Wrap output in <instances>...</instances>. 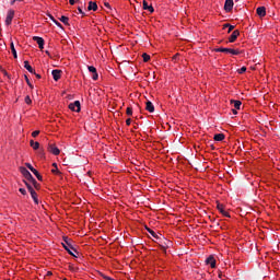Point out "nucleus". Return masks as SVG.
Segmentation results:
<instances>
[{
    "label": "nucleus",
    "instance_id": "f257e3e1",
    "mask_svg": "<svg viewBox=\"0 0 280 280\" xmlns=\"http://www.w3.org/2000/svg\"><path fill=\"white\" fill-rule=\"evenodd\" d=\"M20 172L24 176V178L28 180V183H31L32 186L35 187V189H38V182H36V178L32 176V173H30V171H27L24 166H21Z\"/></svg>",
    "mask_w": 280,
    "mask_h": 280
},
{
    "label": "nucleus",
    "instance_id": "f03ea898",
    "mask_svg": "<svg viewBox=\"0 0 280 280\" xmlns=\"http://www.w3.org/2000/svg\"><path fill=\"white\" fill-rule=\"evenodd\" d=\"M72 242L73 241H71V238L65 237L62 246H63L65 250H67V253H69V255H71L72 257H78L74 254V253H77V255H78V249L73 247Z\"/></svg>",
    "mask_w": 280,
    "mask_h": 280
},
{
    "label": "nucleus",
    "instance_id": "7ed1b4c3",
    "mask_svg": "<svg viewBox=\"0 0 280 280\" xmlns=\"http://www.w3.org/2000/svg\"><path fill=\"white\" fill-rule=\"evenodd\" d=\"M217 52H222V54H232V56H240L241 51L240 49H233V48H217L215 49Z\"/></svg>",
    "mask_w": 280,
    "mask_h": 280
},
{
    "label": "nucleus",
    "instance_id": "20e7f679",
    "mask_svg": "<svg viewBox=\"0 0 280 280\" xmlns=\"http://www.w3.org/2000/svg\"><path fill=\"white\" fill-rule=\"evenodd\" d=\"M70 110H73L74 113H80V101H75L74 103L69 104Z\"/></svg>",
    "mask_w": 280,
    "mask_h": 280
},
{
    "label": "nucleus",
    "instance_id": "39448f33",
    "mask_svg": "<svg viewBox=\"0 0 280 280\" xmlns=\"http://www.w3.org/2000/svg\"><path fill=\"white\" fill-rule=\"evenodd\" d=\"M12 19H14V10H9L5 19V25H12Z\"/></svg>",
    "mask_w": 280,
    "mask_h": 280
},
{
    "label": "nucleus",
    "instance_id": "423d86ee",
    "mask_svg": "<svg viewBox=\"0 0 280 280\" xmlns=\"http://www.w3.org/2000/svg\"><path fill=\"white\" fill-rule=\"evenodd\" d=\"M33 40L37 43L39 49H45V39H43V37L34 36Z\"/></svg>",
    "mask_w": 280,
    "mask_h": 280
},
{
    "label": "nucleus",
    "instance_id": "0eeeda50",
    "mask_svg": "<svg viewBox=\"0 0 280 280\" xmlns=\"http://www.w3.org/2000/svg\"><path fill=\"white\" fill-rule=\"evenodd\" d=\"M48 151L54 154L55 156H58V154H60V149H58V147H56V144H49L48 145Z\"/></svg>",
    "mask_w": 280,
    "mask_h": 280
},
{
    "label": "nucleus",
    "instance_id": "6e6552de",
    "mask_svg": "<svg viewBox=\"0 0 280 280\" xmlns=\"http://www.w3.org/2000/svg\"><path fill=\"white\" fill-rule=\"evenodd\" d=\"M51 75H52L55 82H58V80H60V78L62 75V70H58V69L52 70Z\"/></svg>",
    "mask_w": 280,
    "mask_h": 280
},
{
    "label": "nucleus",
    "instance_id": "1a4fd4ad",
    "mask_svg": "<svg viewBox=\"0 0 280 280\" xmlns=\"http://www.w3.org/2000/svg\"><path fill=\"white\" fill-rule=\"evenodd\" d=\"M218 211H220V213H222V215H224L225 218H231V214H229V212H226L224 210V206L222 203H218L217 206Z\"/></svg>",
    "mask_w": 280,
    "mask_h": 280
},
{
    "label": "nucleus",
    "instance_id": "9d476101",
    "mask_svg": "<svg viewBox=\"0 0 280 280\" xmlns=\"http://www.w3.org/2000/svg\"><path fill=\"white\" fill-rule=\"evenodd\" d=\"M233 0H225L224 10L225 12H231L233 10Z\"/></svg>",
    "mask_w": 280,
    "mask_h": 280
},
{
    "label": "nucleus",
    "instance_id": "9b49d317",
    "mask_svg": "<svg viewBox=\"0 0 280 280\" xmlns=\"http://www.w3.org/2000/svg\"><path fill=\"white\" fill-rule=\"evenodd\" d=\"M142 8L143 10H148V12H150L151 14L154 12V7L149 5L148 1L143 0L142 2Z\"/></svg>",
    "mask_w": 280,
    "mask_h": 280
},
{
    "label": "nucleus",
    "instance_id": "f8f14e48",
    "mask_svg": "<svg viewBox=\"0 0 280 280\" xmlns=\"http://www.w3.org/2000/svg\"><path fill=\"white\" fill-rule=\"evenodd\" d=\"M237 36H240V32L237 30L233 31L229 37L230 43H235L237 40Z\"/></svg>",
    "mask_w": 280,
    "mask_h": 280
},
{
    "label": "nucleus",
    "instance_id": "ddd939ff",
    "mask_svg": "<svg viewBox=\"0 0 280 280\" xmlns=\"http://www.w3.org/2000/svg\"><path fill=\"white\" fill-rule=\"evenodd\" d=\"M206 264H208V266H210L211 268H215V258L213 256H209L206 259Z\"/></svg>",
    "mask_w": 280,
    "mask_h": 280
},
{
    "label": "nucleus",
    "instance_id": "4468645a",
    "mask_svg": "<svg viewBox=\"0 0 280 280\" xmlns=\"http://www.w3.org/2000/svg\"><path fill=\"white\" fill-rule=\"evenodd\" d=\"M30 194H31L35 205H38V195L36 194V190H34V188H30Z\"/></svg>",
    "mask_w": 280,
    "mask_h": 280
},
{
    "label": "nucleus",
    "instance_id": "2eb2a0df",
    "mask_svg": "<svg viewBox=\"0 0 280 280\" xmlns=\"http://www.w3.org/2000/svg\"><path fill=\"white\" fill-rule=\"evenodd\" d=\"M145 110H148L149 113H154V104H152V102L147 101L145 102Z\"/></svg>",
    "mask_w": 280,
    "mask_h": 280
},
{
    "label": "nucleus",
    "instance_id": "dca6fc26",
    "mask_svg": "<svg viewBox=\"0 0 280 280\" xmlns=\"http://www.w3.org/2000/svg\"><path fill=\"white\" fill-rule=\"evenodd\" d=\"M256 12H257L258 16H260V18L265 16L266 15V7H258L256 9Z\"/></svg>",
    "mask_w": 280,
    "mask_h": 280
},
{
    "label": "nucleus",
    "instance_id": "f3484780",
    "mask_svg": "<svg viewBox=\"0 0 280 280\" xmlns=\"http://www.w3.org/2000/svg\"><path fill=\"white\" fill-rule=\"evenodd\" d=\"M88 10L89 11L93 10V12H97V3L93 2V1H90L89 5H88Z\"/></svg>",
    "mask_w": 280,
    "mask_h": 280
},
{
    "label": "nucleus",
    "instance_id": "a211bd4d",
    "mask_svg": "<svg viewBox=\"0 0 280 280\" xmlns=\"http://www.w3.org/2000/svg\"><path fill=\"white\" fill-rule=\"evenodd\" d=\"M24 68L26 69V71L28 73H36V71L34 70V68H32V66H30V61H24Z\"/></svg>",
    "mask_w": 280,
    "mask_h": 280
},
{
    "label": "nucleus",
    "instance_id": "6ab92c4d",
    "mask_svg": "<svg viewBox=\"0 0 280 280\" xmlns=\"http://www.w3.org/2000/svg\"><path fill=\"white\" fill-rule=\"evenodd\" d=\"M10 47H11V51H12L13 57L15 59H18L19 55L16 54V48H14V42H11Z\"/></svg>",
    "mask_w": 280,
    "mask_h": 280
},
{
    "label": "nucleus",
    "instance_id": "aec40b11",
    "mask_svg": "<svg viewBox=\"0 0 280 280\" xmlns=\"http://www.w3.org/2000/svg\"><path fill=\"white\" fill-rule=\"evenodd\" d=\"M30 145L33 148V150H38L40 148V143L35 142L34 140L30 141Z\"/></svg>",
    "mask_w": 280,
    "mask_h": 280
},
{
    "label": "nucleus",
    "instance_id": "412c9836",
    "mask_svg": "<svg viewBox=\"0 0 280 280\" xmlns=\"http://www.w3.org/2000/svg\"><path fill=\"white\" fill-rule=\"evenodd\" d=\"M231 104H234V108H236V110H240L242 106V101H231Z\"/></svg>",
    "mask_w": 280,
    "mask_h": 280
},
{
    "label": "nucleus",
    "instance_id": "4be33fe9",
    "mask_svg": "<svg viewBox=\"0 0 280 280\" xmlns=\"http://www.w3.org/2000/svg\"><path fill=\"white\" fill-rule=\"evenodd\" d=\"M214 141H224V133L214 135Z\"/></svg>",
    "mask_w": 280,
    "mask_h": 280
},
{
    "label": "nucleus",
    "instance_id": "5701e85b",
    "mask_svg": "<svg viewBox=\"0 0 280 280\" xmlns=\"http://www.w3.org/2000/svg\"><path fill=\"white\" fill-rule=\"evenodd\" d=\"M147 231L148 233H150V235H152V237H155V240H159V235L152 229L147 228Z\"/></svg>",
    "mask_w": 280,
    "mask_h": 280
},
{
    "label": "nucleus",
    "instance_id": "b1692460",
    "mask_svg": "<svg viewBox=\"0 0 280 280\" xmlns=\"http://www.w3.org/2000/svg\"><path fill=\"white\" fill-rule=\"evenodd\" d=\"M32 173L36 176V178L38 180H43V175L40 173H38V171L36 168H34V171Z\"/></svg>",
    "mask_w": 280,
    "mask_h": 280
},
{
    "label": "nucleus",
    "instance_id": "393cba45",
    "mask_svg": "<svg viewBox=\"0 0 280 280\" xmlns=\"http://www.w3.org/2000/svg\"><path fill=\"white\" fill-rule=\"evenodd\" d=\"M61 23H63V25H69V18L62 15L60 19Z\"/></svg>",
    "mask_w": 280,
    "mask_h": 280
},
{
    "label": "nucleus",
    "instance_id": "a878e982",
    "mask_svg": "<svg viewBox=\"0 0 280 280\" xmlns=\"http://www.w3.org/2000/svg\"><path fill=\"white\" fill-rule=\"evenodd\" d=\"M52 167H55V168L51 170L52 174H60V171H58V164L54 163Z\"/></svg>",
    "mask_w": 280,
    "mask_h": 280
},
{
    "label": "nucleus",
    "instance_id": "bb28decb",
    "mask_svg": "<svg viewBox=\"0 0 280 280\" xmlns=\"http://www.w3.org/2000/svg\"><path fill=\"white\" fill-rule=\"evenodd\" d=\"M143 62H150V55L147 52L142 54Z\"/></svg>",
    "mask_w": 280,
    "mask_h": 280
},
{
    "label": "nucleus",
    "instance_id": "cd10ccee",
    "mask_svg": "<svg viewBox=\"0 0 280 280\" xmlns=\"http://www.w3.org/2000/svg\"><path fill=\"white\" fill-rule=\"evenodd\" d=\"M26 84H28L30 89H34V85L32 84V82H30V78H27V75H24Z\"/></svg>",
    "mask_w": 280,
    "mask_h": 280
},
{
    "label": "nucleus",
    "instance_id": "c85d7f7f",
    "mask_svg": "<svg viewBox=\"0 0 280 280\" xmlns=\"http://www.w3.org/2000/svg\"><path fill=\"white\" fill-rule=\"evenodd\" d=\"M88 69L90 71V73H95L97 71V69L93 66H89Z\"/></svg>",
    "mask_w": 280,
    "mask_h": 280
},
{
    "label": "nucleus",
    "instance_id": "c756f323",
    "mask_svg": "<svg viewBox=\"0 0 280 280\" xmlns=\"http://www.w3.org/2000/svg\"><path fill=\"white\" fill-rule=\"evenodd\" d=\"M24 183H25V186L27 187V189H28V191H30V189H34L33 187H32V184H30L31 182L30 180H24Z\"/></svg>",
    "mask_w": 280,
    "mask_h": 280
},
{
    "label": "nucleus",
    "instance_id": "7c9ffc66",
    "mask_svg": "<svg viewBox=\"0 0 280 280\" xmlns=\"http://www.w3.org/2000/svg\"><path fill=\"white\" fill-rule=\"evenodd\" d=\"M127 115L129 116V117H132V107H127Z\"/></svg>",
    "mask_w": 280,
    "mask_h": 280
},
{
    "label": "nucleus",
    "instance_id": "2f4dec72",
    "mask_svg": "<svg viewBox=\"0 0 280 280\" xmlns=\"http://www.w3.org/2000/svg\"><path fill=\"white\" fill-rule=\"evenodd\" d=\"M98 78L97 71L92 73V80H97Z\"/></svg>",
    "mask_w": 280,
    "mask_h": 280
},
{
    "label": "nucleus",
    "instance_id": "473e14b6",
    "mask_svg": "<svg viewBox=\"0 0 280 280\" xmlns=\"http://www.w3.org/2000/svg\"><path fill=\"white\" fill-rule=\"evenodd\" d=\"M25 104H32V98L30 96H25Z\"/></svg>",
    "mask_w": 280,
    "mask_h": 280
},
{
    "label": "nucleus",
    "instance_id": "72a5a7b5",
    "mask_svg": "<svg viewBox=\"0 0 280 280\" xmlns=\"http://www.w3.org/2000/svg\"><path fill=\"white\" fill-rule=\"evenodd\" d=\"M27 170H30L31 172H34V166H32L30 163H25Z\"/></svg>",
    "mask_w": 280,
    "mask_h": 280
},
{
    "label": "nucleus",
    "instance_id": "f704fd0d",
    "mask_svg": "<svg viewBox=\"0 0 280 280\" xmlns=\"http://www.w3.org/2000/svg\"><path fill=\"white\" fill-rule=\"evenodd\" d=\"M238 73H246V67H242L241 69L237 70Z\"/></svg>",
    "mask_w": 280,
    "mask_h": 280
},
{
    "label": "nucleus",
    "instance_id": "c9c22d12",
    "mask_svg": "<svg viewBox=\"0 0 280 280\" xmlns=\"http://www.w3.org/2000/svg\"><path fill=\"white\" fill-rule=\"evenodd\" d=\"M235 30V26L234 25H231L229 24V31H228V34H231V32Z\"/></svg>",
    "mask_w": 280,
    "mask_h": 280
},
{
    "label": "nucleus",
    "instance_id": "e433bc0d",
    "mask_svg": "<svg viewBox=\"0 0 280 280\" xmlns=\"http://www.w3.org/2000/svg\"><path fill=\"white\" fill-rule=\"evenodd\" d=\"M38 135H40L39 130H35L32 132V137H38Z\"/></svg>",
    "mask_w": 280,
    "mask_h": 280
},
{
    "label": "nucleus",
    "instance_id": "4c0bfd02",
    "mask_svg": "<svg viewBox=\"0 0 280 280\" xmlns=\"http://www.w3.org/2000/svg\"><path fill=\"white\" fill-rule=\"evenodd\" d=\"M20 194H22L23 196H25L27 194V190H25V188H20L19 189Z\"/></svg>",
    "mask_w": 280,
    "mask_h": 280
},
{
    "label": "nucleus",
    "instance_id": "58836bf2",
    "mask_svg": "<svg viewBox=\"0 0 280 280\" xmlns=\"http://www.w3.org/2000/svg\"><path fill=\"white\" fill-rule=\"evenodd\" d=\"M55 25H57V27H60L62 30V24H60V22H58L57 20H54Z\"/></svg>",
    "mask_w": 280,
    "mask_h": 280
},
{
    "label": "nucleus",
    "instance_id": "ea45409f",
    "mask_svg": "<svg viewBox=\"0 0 280 280\" xmlns=\"http://www.w3.org/2000/svg\"><path fill=\"white\" fill-rule=\"evenodd\" d=\"M126 124H127V126H130V124H132V119L128 118V119L126 120Z\"/></svg>",
    "mask_w": 280,
    "mask_h": 280
},
{
    "label": "nucleus",
    "instance_id": "a19ab883",
    "mask_svg": "<svg viewBox=\"0 0 280 280\" xmlns=\"http://www.w3.org/2000/svg\"><path fill=\"white\" fill-rule=\"evenodd\" d=\"M70 5H75V0H69Z\"/></svg>",
    "mask_w": 280,
    "mask_h": 280
},
{
    "label": "nucleus",
    "instance_id": "79ce46f5",
    "mask_svg": "<svg viewBox=\"0 0 280 280\" xmlns=\"http://www.w3.org/2000/svg\"><path fill=\"white\" fill-rule=\"evenodd\" d=\"M78 11L80 12V14H83V16H84V11H82V8H78Z\"/></svg>",
    "mask_w": 280,
    "mask_h": 280
},
{
    "label": "nucleus",
    "instance_id": "37998d69",
    "mask_svg": "<svg viewBox=\"0 0 280 280\" xmlns=\"http://www.w3.org/2000/svg\"><path fill=\"white\" fill-rule=\"evenodd\" d=\"M105 8H108V10H110V3L105 2Z\"/></svg>",
    "mask_w": 280,
    "mask_h": 280
},
{
    "label": "nucleus",
    "instance_id": "c03bdc74",
    "mask_svg": "<svg viewBox=\"0 0 280 280\" xmlns=\"http://www.w3.org/2000/svg\"><path fill=\"white\" fill-rule=\"evenodd\" d=\"M34 75H36L37 80H40V74L35 72Z\"/></svg>",
    "mask_w": 280,
    "mask_h": 280
},
{
    "label": "nucleus",
    "instance_id": "a18cd8bd",
    "mask_svg": "<svg viewBox=\"0 0 280 280\" xmlns=\"http://www.w3.org/2000/svg\"><path fill=\"white\" fill-rule=\"evenodd\" d=\"M229 23H226V24H223V30H226V27H229Z\"/></svg>",
    "mask_w": 280,
    "mask_h": 280
},
{
    "label": "nucleus",
    "instance_id": "49530a36",
    "mask_svg": "<svg viewBox=\"0 0 280 280\" xmlns=\"http://www.w3.org/2000/svg\"><path fill=\"white\" fill-rule=\"evenodd\" d=\"M69 270H72V272L75 270V268H73V266H69Z\"/></svg>",
    "mask_w": 280,
    "mask_h": 280
},
{
    "label": "nucleus",
    "instance_id": "de8ad7c7",
    "mask_svg": "<svg viewBox=\"0 0 280 280\" xmlns=\"http://www.w3.org/2000/svg\"><path fill=\"white\" fill-rule=\"evenodd\" d=\"M234 115H237V109H232Z\"/></svg>",
    "mask_w": 280,
    "mask_h": 280
},
{
    "label": "nucleus",
    "instance_id": "09e8293b",
    "mask_svg": "<svg viewBox=\"0 0 280 280\" xmlns=\"http://www.w3.org/2000/svg\"><path fill=\"white\" fill-rule=\"evenodd\" d=\"M14 3H16V0H13V1L11 2V5H14Z\"/></svg>",
    "mask_w": 280,
    "mask_h": 280
},
{
    "label": "nucleus",
    "instance_id": "8fccbe9b",
    "mask_svg": "<svg viewBox=\"0 0 280 280\" xmlns=\"http://www.w3.org/2000/svg\"><path fill=\"white\" fill-rule=\"evenodd\" d=\"M50 16V19L52 20V23H54V21H56V19H54V16L52 15H49Z\"/></svg>",
    "mask_w": 280,
    "mask_h": 280
},
{
    "label": "nucleus",
    "instance_id": "3c124183",
    "mask_svg": "<svg viewBox=\"0 0 280 280\" xmlns=\"http://www.w3.org/2000/svg\"><path fill=\"white\" fill-rule=\"evenodd\" d=\"M48 275H51V271H48Z\"/></svg>",
    "mask_w": 280,
    "mask_h": 280
}]
</instances>
